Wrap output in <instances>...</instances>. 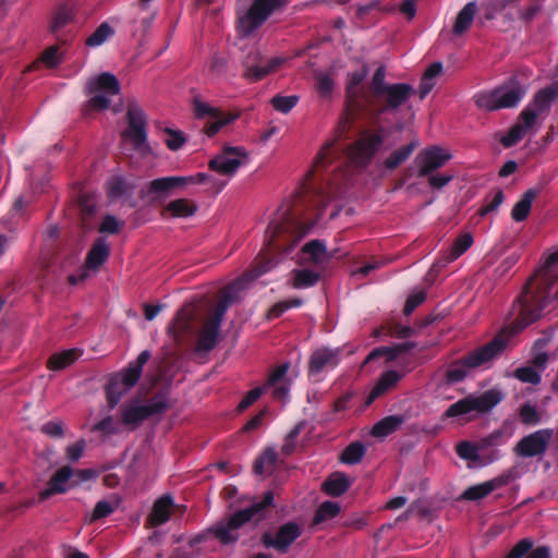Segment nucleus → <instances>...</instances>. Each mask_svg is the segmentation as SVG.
I'll return each instance as SVG.
<instances>
[{
    "label": "nucleus",
    "mask_w": 558,
    "mask_h": 558,
    "mask_svg": "<svg viewBox=\"0 0 558 558\" xmlns=\"http://www.w3.org/2000/svg\"><path fill=\"white\" fill-rule=\"evenodd\" d=\"M308 230L310 227L302 223L291 206L280 208L266 230L267 247L258 254L250 269L222 290L219 300L228 306L238 302L246 284L276 267L280 256L289 255Z\"/></svg>",
    "instance_id": "1"
},
{
    "label": "nucleus",
    "mask_w": 558,
    "mask_h": 558,
    "mask_svg": "<svg viewBox=\"0 0 558 558\" xmlns=\"http://www.w3.org/2000/svg\"><path fill=\"white\" fill-rule=\"evenodd\" d=\"M544 267L536 288H532L530 280L513 304V314L517 315L512 323L514 332L538 320L553 300L558 302V250L547 257Z\"/></svg>",
    "instance_id": "2"
},
{
    "label": "nucleus",
    "mask_w": 558,
    "mask_h": 558,
    "mask_svg": "<svg viewBox=\"0 0 558 558\" xmlns=\"http://www.w3.org/2000/svg\"><path fill=\"white\" fill-rule=\"evenodd\" d=\"M274 493L267 490L264 493L259 501H255L244 509H240L229 515L217 521L209 526L205 532H202L189 541L190 547H195L198 544L205 543L209 535H213L221 545H234L239 538V530L246 523L255 519V523H259L265 518V510L272 506Z\"/></svg>",
    "instance_id": "3"
},
{
    "label": "nucleus",
    "mask_w": 558,
    "mask_h": 558,
    "mask_svg": "<svg viewBox=\"0 0 558 558\" xmlns=\"http://www.w3.org/2000/svg\"><path fill=\"white\" fill-rule=\"evenodd\" d=\"M362 116H367V112L352 110L351 108H348V105L345 104V112L341 116L337 126L335 128L333 137L326 141L315 157L313 168L307 173V182H305L301 187L300 198H303L314 190L311 181L316 172L326 169L332 162L342 157L344 149H342L338 143L348 134L354 121Z\"/></svg>",
    "instance_id": "4"
},
{
    "label": "nucleus",
    "mask_w": 558,
    "mask_h": 558,
    "mask_svg": "<svg viewBox=\"0 0 558 558\" xmlns=\"http://www.w3.org/2000/svg\"><path fill=\"white\" fill-rule=\"evenodd\" d=\"M385 143L384 129H364L347 146L344 153L349 162L356 169L364 170L373 162Z\"/></svg>",
    "instance_id": "5"
},
{
    "label": "nucleus",
    "mask_w": 558,
    "mask_h": 558,
    "mask_svg": "<svg viewBox=\"0 0 558 558\" xmlns=\"http://www.w3.org/2000/svg\"><path fill=\"white\" fill-rule=\"evenodd\" d=\"M527 88L518 78L511 77L505 84L474 96L476 107L487 111L513 108L524 98Z\"/></svg>",
    "instance_id": "6"
},
{
    "label": "nucleus",
    "mask_w": 558,
    "mask_h": 558,
    "mask_svg": "<svg viewBox=\"0 0 558 558\" xmlns=\"http://www.w3.org/2000/svg\"><path fill=\"white\" fill-rule=\"evenodd\" d=\"M414 94V88L408 83L389 84L379 94L366 100L364 110L367 116L374 119L386 112H393L403 106Z\"/></svg>",
    "instance_id": "7"
},
{
    "label": "nucleus",
    "mask_w": 558,
    "mask_h": 558,
    "mask_svg": "<svg viewBox=\"0 0 558 558\" xmlns=\"http://www.w3.org/2000/svg\"><path fill=\"white\" fill-rule=\"evenodd\" d=\"M169 409V392L166 389H161L150 397L146 404H140L137 401L123 404L120 409L121 422L128 426H137L143 421L154 415H160Z\"/></svg>",
    "instance_id": "8"
},
{
    "label": "nucleus",
    "mask_w": 558,
    "mask_h": 558,
    "mask_svg": "<svg viewBox=\"0 0 558 558\" xmlns=\"http://www.w3.org/2000/svg\"><path fill=\"white\" fill-rule=\"evenodd\" d=\"M288 3V0H253L243 14H238L236 28L242 37H248L258 29L276 11Z\"/></svg>",
    "instance_id": "9"
},
{
    "label": "nucleus",
    "mask_w": 558,
    "mask_h": 558,
    "mask_svg": "<svg viewBox=\"0 0 558 558\" xmlns=\"http://www.w3.org/2000/svg\"><path fill=\"white\" fill-rule=\"evenodd\" d=\"M502 399V392L497 389L486 390L480 396L469 395L450 404L444 412L442 418L459 417L472 412L487 413L501 402Z\"/></svg>",
    "instance_id": "10"
},
{
    "label": "nucleus",
    "mask_w": 558,
    "mask_h": 558,
    "mask_svg": "<svg viewBox=\"0 0 558 558\" xmlns=\"http://www.w3.org/2000/svg\"><path fill=\"white\" fill-rule=\"evenodd\" d=\"M86 92L92 95L83 108L86 116L90 110H104L110 105L109 96L120 93V83L118 78L108 72L101 73L96 78L89 80L86 85Z\"/></svg>",
    "instance_id": "11"
},
{
    "label": "nucleus",
    "mask_w": 558,
    "mask_h": 558,
    "mask_svg": "<svg viewBox=\"0 0 558 558\" xmlns=\"http://www.w3.org/2000/svg\"><path fill=\"white\" fill-rule=\"evenodd\" d=\"M128 129L122 133L133 148L142 154L150 153L151 148L147 141L146 114L136 101H131L126 110Z\"/></svg>",
    "instance_id": "12"
},
{
    "label": "nucleus",
    "mask_w": 558,
    "mask_h": 558,
    "mask_svg": "<svg viewBox=\"0 0 558 558\" xmlns=\"http://www.w3.org/2000/svg\"><path fill=\"white\" fill-rule=\"evenodd\" d=\"M193 113L196 119H210V121H208L203 126V132L208 137H213L223 126L238 119V114H227L218 108L211 107L198 98H194L193 100Z\"/></svg>",
    "instance_id": "13"
},
{
    "label": "nucleus",
    "mask_w": 558,
    "mask_h": 558,
    "mask_svg": "<svg viewBox=\"0 0 558 558\" xmlns=\"http://www.w3.org/2000/svg\"><path fill=\"white\" fill-rule=\"evenodd\" d=\"M247 161L248 155L245 148L225 146L222 151L209 161L208 167L219 174L232 177Z\"/></svg>",
    "instance_id": "14"
},
{
    "label": "nucleus",
    "mask_w": 558,
    "mask_h": 558,
    "mask_svg": "<svg viewBox=\"0 0 558 558\" xmlns=\"http://www.w3.org/2000/svg\"><path fill=\"white\" fill-rule=\"evenodd\" d=\"M507 343V338L502 333H499L486 344L478 347L464 355V362L469 367H471V369L478 367L487 368L489 363L504 352Z\"/></svg>",
    "instance_id": "15"
},
{
    "label": "nucleus",
    "mask_w": 558,
    "mask_h": 558,
    "mask_svg": "<svg viewBox=\"0 0 558 558\" xmlns=\"http://www.w3.org/2000/svg\"><path fill=\"white\" fill-rule=\"evenodd\" d=\"M301 535V525L294 521H288L278 527L275 536L270 532H265L260 542L266 548H274L280 554H286Z\"/></svg>",
    "instance_id": "16"
},
{
    "label": "nucleus",
    "mask_w": 558,
    "mask_h": 558,
    "mask_svg": "<svg viewBox=\"0 0 558 558\" xmlns=\"http://www.w3.org/2000/svg\"><path fill=\"white\" fill-rule=\"evenodd\" d=\"M551 437L550 428L535 430L521 438L513 448V452L521 458L541 457L547 451Z\"/></svg>",
    "instance_id": "17"
},
{
    "label": "nucleus",
    "mask_w": 558,
    "mask_h": 558,
    "mask_svg": "<svg viewBox=\"0 0 558 558\" xmlns=\"http://www.w3.org/2000/svg\"><path fill=\"white\" fill-rule=\"evenodd\" d=\"M196 312L193 305H183L168 325V336L177 343L181 344L185 337L194 332V322Z\"/></svg>",
    "instance_id": "18"
},
{
    "label": "nucleus",
    "mask_w": 558,
    "mask_h": 558,
    "mask_svg": "<svg viewBox=\"0 0 558 558\" xmlns=\"http://www.w3.org/2000/svg\"><path fill=\"white\" fill-rule=\"evenodd\" d=\"M452 158L451 154L440 146H430L418 153L415 163L418 167L417 177L425 178L440 169Z\"/></svg>",
    "instance_id": "19"
},
{
    "label": "nucleus",
    "mask_w": 558,
    "mask_h": 558,
    "mask_svg": "<svg viewBox=\"0 0 558 558\" xmlns=\"http://www.w3.org/2000/svg\"><path fill=\"white\" fill-rule=\"evenodd\" d=\"M282 63L283 59L279 57H275L264 63L257 50L251 51L244 61L245 70L243 76L251 82H258L275 72Z\"/></svg>",
    "instance_id": "20"
},
{
    "label": "nucleus",
    "mask_w": 558,
    "mask_h": 558,
    "mask_svg": "<svg viewBox=\"0 0 558 558\" xmlns=\"http://www.w3.org/2000/svg\"><path fill=\"white\" fill-rule=\"evenodd\" d=\"M368 73L367 65L364 64L360 71L349 75V82L345 88V104L348 108L355 111H363L366 104V93L359 90L357 87L363 83Z\"/></svg>",
    "instance_id": "21"
},
{
    "label": "nucleus",
    "mask_w": 558,
    "mask_h": 558,
    "mask_svg": "<svg viewBox=\"0 0 558 558\" xmlns=\"http://www.w3.org/2000/svg\"><path fill=\"white\" fill-rule=\"evenodd\" d=\"M511 481V476L509 474H501L497 477H494L489 481H486L481 484H476L468 487L460 496V499L463 500H481L487 497L495 489L501 488L509 484Z\"/></svg>",
    "instance_id": "22"
},
{
    "label": "nucleus",
    "mask_w": 558,
    "mask_h": 558,
    "mask_svg": "<svg viewBox=\"0 0 558 558\" xmlns=\"http://www.w3.org/2000/svg\"><path fill=\"white\" fill-rule=\"evenodd\" d=\"M149 357L150 352L148 350L142 351L135 361H131L122 372L112 377L118 379L125 390L133 388L140 380L143 367Z\"/></svg>",
    "instance_id": "23"
},
{
    "label": "nucleus",
    "mask_w": 558,
    "mask_h": 558,
    "mask_svg": "<svg viewBox=\"0 0 558 558\" xmlns=\"http://www.w3.org/2000/svg\"><path fill=\"white\" fill-rule=\"evenodd\" d=\"M339 350L318 348L310 356L308 374L317 375L325 367H336L339 364Z\"/></svg>",
    "instance_id": "24"
},
{
    "label": "nucleus",
    "mask_w": 558,
    "mask_h": 558,
    "mask_svg": "<svg viewBox=\"0 0 558 558\" xmlns=\"http://www.w3.org/2000/svg\"><path fill=\"white\" fill-rule=\"evenodd\" d=\"M174 500L171 495L168 494L159 497L153 505L146 524L150 527H157L168 522L171 518Z\"/></svg>",
    "instance_id": "25"
},
{
    "label": "nucleus",
    "mask_w": 558,
    "mask_h": 558,
    "mask_svg": "<svg viewBox=\"0 0 558 558\" xmlns=\"http://www.w3.org/2000/svg\"><path fill=\"white\" fill-rule=\"evenodd\" d=\"M74 471L70 465L60 468L49 480L48 487L40 492L39 499L46 500L56 494H63L68 490L66 484L73 476Z\"/></svg>",
    "instance_id": "26"
},
{
    "label": "nucleus",
    "mask_w": 558,
    "mask_h": 558,
    "mask_svg": "<svg viewBox=\"0 0 558 558\" xmlns=\"http://www.w3.org/2000/svg\"><path fill=\"white\" fill-rule=\"evenodd\" d=\"M185 184L186 180L181 177H163L151 180L148 183L146 191L143 190L142 193L147 196H162Z\"/></svg>",
    "instance_id": "27"
},
{
    "label": "nucleus",
    "mask_w": 558,
    "mask_h": 558,
    "mask_svg": "<svg viewBox=\"0 0 558 558\" xmlns=\"http://www.w3.org/2000/svg\"><path fill=\"white\" fill-rule=\"evenodd\" d=\"M110 255V247L105 238H97L92 244L85 259L87 269L97 270L108 259Z\"/></svg>",
    "instance_id": "28"
},
{
    "label": "nucleus",
    "mask_w": 558,
    "mask_h": 558,
    "mask_svg": "<svg viewBox=\"0 0 558 558\" xmlns=\"http://www.w3.org/2000/svg\"><path fill=\"white\" fill-rule=\"evenodd\" d=\"M542 187H532L526 190L521 198L514 204L511 210V218L515 222H522L527 219L533 201L539 195Z\"/></svg>",
    "instance_id": "29"
},
{
    "label": "nucleus",
    "mask_w": 558,
    "mask_h": 558,
    "mask_svg": "<svg viewBox=\"0 0 558 558\" xmlns=\"http://www.w3.org/2000/svg\"><path fill=\"white\" fill-rule=\"evenodd\" d=\"M558 99V83H551L550 85L539 89L533 97L531 107L541 114L550 109L553 102Z\"/></svg>",
    "instance_id": "30"
},
{
    "label": "nucleus",
    "mask_w": 558,
    "mask_h": 558,
    "mask_svg": "<svg viewBox=\"0 0 558 558\" xmlns=\"http://www.w3.org/2000/svg\"><path fill=\"white\" fill-rule=\"evenodd\" d=\"M401 374L398 373L397 371H387L384 374H381L377 384L367 396L366 403L371 404L377 398L385 395L401 380Z\"/></svg>",
    "instance_id": "31"
},
{
    "label": "nucleus",
    "mask_w": 558,
    "mask_h": 558,
    "mask_svg": "<svg viewBox=\"0 0 558 558\" xmlns=\"http://www.w3.org/2000/svg\"><path fill=\"white\" fill-rule=\"evenodd\" d=\"M219 332L220 327L206 322L198 333L196 341V351L205 353L213 351L218 343Z\"/></svg>",
    "instance_id": "32"
},
{
    "label": "nucleus",
    "mask_w": 558,
    "mask_h": 558,
    "mask_svg": "<svg viewBox=\"0 0 558 558\" xmlns=\"http://www.w3.org/2000/svg\"><path fill=\"white\" fill-rule=\"evenodd\" d=\"M350 488V482L345 474L335 472L323 483L322 490L331 497H340Z\"/></svg>",
    "instance_id": "33"
},
{
    "label": "nucleus",
    "mask_w": 558,
    "mask_h": 558,
    "mask_svg": "<svg viewBox=\"0 0 558 558\" xmlns=\"http://www.w3.org/2000/svg\"><path fill=\"white\" fill-rule=\"evenodd\" d=\"M404 422V415L385 416L372 427L371 434L377 438L387 437L398 430Z\"/></svg>",
    "instance_id": "34"
},
{
    "label": "nucleus",
    "mask_w": 558,
    "mask_h": 558,
    "mask_svg": "<svg viewBox=\"0 0 558 558\" xmlns=\"http://www.w3.org/2000/svg\"><path fill=\"white\" fill-rule=\"evenodd\" d=\"M83 354V350L73 348L52 354L47 366L51 371H61L73 364Z\"/></svg>",
    "instance_id": "35"
},
{
    "label": "nucleus",
    "mask_w": 558,
    "mask_h": 558,
    "mask_svg": "<svg viewBox=\"0 0 558 558\" xmlns=\"http://www.w3.org/2000/svg\"><path fill=\"white\" fill-rule=\"evenodd\" d=\"M418 143L416 141H412L398 149H395L385 160L384 167L387 170H395L399 166H401L405 160L410 158Z\"/></svg>",
    "instance_id": "36"
},
{
    "label": "nucleus",
    "mask_w": 558,
    "mask_h": 558,
    "mask_svg": "<svg viewBox=\"0 0 558 558\" xmlns=\"http://www.w3.org/2000/svg\"><path fill=\"white\" fill-rule=\"evenodd\" d=\"M196 210L197 207L194 203L186 198H179L169 202L163 208L162 215L165 216L167 213H169L172 217L175 218H186L193 216Z\"/></svg>",
    "instance_id": "37"
},
{
    "label": "nucleus",
    "mask_w": 558,
    "mask_h": 558,
    "mask_svg": "<svg viewBox=\"0 0 558 558\" xmlns=\"http://www.w3.org/2000/svg\"><path fill=\"white\" fill-rule=\"evenodd\" d=\"M476 13V3L475 2H468L461 11L458 13V16L456 19L454 25H453V34L456 35H462L465 33L475 16Z\"/></svg>",
    "instance_id": "38"
},
{
    "label": "nucleus",
    "mask_w": 558,
    "mask_h": 558,
    "mask_svg": "<svg viewBox=\"0 0 558 558\" xmlns=\"http://www.w3.org/2000/svg\"><path fill=\"white\" fill-rule=\"evenodd\" d=\"M113 501L110 500H99L95 507L90 515L87 518L88 523H94L112 514L120 505V497L118 495H112Z\"/></svg>",
    "instance_id": "39"
},
{
    "label": "nucleus",
    "mask_w": 558,
    "mask_h": 558,
    "mask_svg": "<svg viewBox=\"0 0 558 558\" xmlns=\"http://www.w3.org/2000/svg\"><path fill=\"white\" fill-rule=\"evenodd\" d=\"M473 236L471 233H463L462 235L458 236L449 252L445 255V264L451 263L459 258L462 254H464L473 244Z\"/></svg>",
    "instance_id": "40"
},
{
    "label": "nucleus",
    "mask_w": 558,
    "mask_h": 558,
    "mask_svg": "<svg viewBox=\"0 0 558 558\" xmlns=\"http://www.w3.org/2000/svg\"><path fill=\"white\" fill-rule=\"evenodd\" d=\"M366 452V448L361 441H353L348 445L340 456V461L348 465H354L362 461Z\"/></svg>",
    "instance_id": "41"
},
{
    "label": "nucleus",
    "mask_w": 558,
    "mask_h": 558,
    "mask_svg": "<svg viewBox=\"0 0 558 558\" xmlns=\"http://www.w3.org/2000/svg\"><path fill=\"white\" fill-rule=\"evenodd\" d=\"M278 460V454L275 449L267 448L263 454L254 462V473L263 475L274 471Z\"/></svg>",
    "instance_id": "42"
},
{
    "label": "nucleus",
    "mask_w": 558,
    "mask_h": 558,
    "mask_svg": "<svg viewBox=\"0 0 558 558\" xmlns=\"http://www.w3.org/2000/svg\"><path fill=\"white\" fill-rule=\"evenodd\" d=\"M134 185L128 183L123 177H112L107 183V195L111 201L118 199L131 192Z\"/></svg>",
    "instance_id": "43"
},
{
    "label": "nucleus",
    "mask_w": 558,
    "mask_h": 558,
    "mask_svg": "<svg viewBox=\"0 0 558 558\" xmlns=\"http://www.w3.org/2000/svg\"><path fill=\"white\" fill-rule=\"evenodd\" d=\"M472 371L464 362V356L452 362L446 371V380L448 384H457L462 381Z\"/></svg>",
    "instance_id": "44"
},
{
    "label": "nucleus",
    "mask_w": 558,
    "mask_h": 558,
    "mask_svg": "<svg viewBox=\"0 0 558 558\" xmlns=\"http://www.w3.org/2000/svg\"><path fill=\"white\" fill-rule=\"evenodd\" d=\"M73 10L69 5H60L52 16V21L50 24L51 33L57 34L60 29L66 26L73 20Z\"/></svg>",
    "instance_id": "45"
},
{
    "label": "nucleus",
    "mask_w": 558,
    "mask_h": 558,
    "mask_svg": "<svg viewBox=\"0 0 558 558\" xmlns=\"http://www.w3.org/2000/svg\"><path fill=\"white\" fill-rule=\"evenodd\" d=\"M511 432L507 426H502L487 435L486 437L480 440V447L483 449H487L490 447H498L508 441L511 437Z\"/></svg>",
    "instance_id": "46"
},
{
    "label": "nucleus",
    "mask_w": 558,
    "mask_h": 558,
    "mask_svg": "<svg viewBox=\"0 0 558 558\" xmlns=\"http://www.w3.org/2000/svg\"><path fill=\"white\" fill-rule=\"evenodd\" d=\"M340 512V506L335 501L322 502L315 511L313 523L320 524L327 520L333 519Z\"/></svg>",
    "instance_id": "47"
},
{
    "label": "nucleus",
    "mask_w": 558,
    "mask_h": 558,
    "mask_svg": "<svg viewBox=\"0 0 558 558\" xmlns=\"http://www.w3.org/2000/svg\"><path fill=\"white\" fill-rule=\"evenodd\" d=\"M59 47L53 45L48 47L40 56L38 60H36L32 65H29L28 71H33L40 66L44 63L47 68H54L61 62V58L58 53Z\"/></svg>",
    "instance_id": "48"
},
{
    "label": "nucleus",
    "mask_w": 558,
    "mask_h": 558,
    "mask_svg": "<svg viewBox=\"0 0 558 558\" xmlns=\"http://www.w3.org/2000/svg\"><path fill=\"white\" fill-rule=\"evenodd\" d=\"M319 280V275L311 269L295 270L293 288L305 289L314 287Z\"/></svg>",
    "instance_id": "49"
},
{
    "label": "nucleus",
    "mask_w": 558,
    "mask_h": 558,
    "mask_svg": "<svg viewBox=\"0 0 558 558\" xmlns=\"http://www.w3.org/2000/svg\"><path fill=\"white\" fill-rule=\"evenodd\" d=\"M388 85L389 83L386 82V68L384 65H380L375 71L372 77L369 89L366 93V100L372 99V97L379 94V92L383 90Z\"/></svg>",
    "instance_id": "50"
},
{
    "label": "nucleus",
    "mask_w": 558,
    "mask_h": 558,
    "mask_svg": "<svg viewBox=\"0 0 558 558\" xmlns=\"http://www.w3.org/2000/svg\"><path fill=\"white\" fill-rule=\"evenodd\" d=\"M298 102L299 96L296 95H276L270 100V104L274 107V109L284 114L289 113L298 105Z\"/></svg>",
    "instance_id": "51"
},
{
    "label": "nucleus",
    "mask_w": 558,
    "mask_h": 558,
    "mask_svg": "<svg viewBox=\"0 0 558 558\" xmlns=\"http://www.w3.org/2000/svg\"><path fill=\"white\" fill-rule=\"evenodd\" d=\"M478 450H483L480 447V441L477 444H473L468 440H463L457 445L456 451L457 454L463 459L469 461H477L480 459Z\"/></svg>",
    "instance_id": "52"
},
{
    "label": "nucleus",
    "mask_w": 558,
    "mask_h": 558,
    "mask_svg": "<svg viewBox=\"0 0 558 558\" xmlns=\"http://www.w3.org/2000/svg\"><path fill=\"white\" fill-rule=\"evenodd\" d=\"M121 386L122 385L114 377H111L106 386L107 401L110 409H113L120 402L123 393L126 391L124 388L122 389Z\"/></svg>",
    "instance_id": "53"
},
{
    "label": "nucleus",
    "mask_w": 558,
    "mask_h": 558,
    "mask_svg": "<svg viewBox=\"0 0 558 558\" xmlns=\"http://www.w3.org/2000/svg\"><path fill=\"white\" fill-rule=\"evenodd\" d=\"M504 191L500 189L496 190L493 195H488L485 198V204L478 209L477 214L481 217H484L493 211H496L504 203Z\"/></svg>",
    "instance_id": "54"
},
{
    "label": "nucleus",
    "mask_w": 558,
    "mask_h": 558,
    "mask_svg": "<svg viewBox=\"0 0 558 558\" xmlns=\"http://www.w3.org/2000/svg\"><path fill=\"white\" fill-rule=\"evenodd\" d=\"M112 33L113 29L108 23H101L86 39L85 44L88 47H98L102 45Z\"/></svg>",
    "instance_id": "55"
},
{
    "label": "nucleus",
    "mask_w": 558,
    "mask_h": 558,
    "mask_svg": "<svg viewBox=\"0 0 558 558\" xmlns=\"http://www.w3.org/2000/svg\"><path fill=\"white\" fill-rule=\"evenodd\" d=\"M525 133V128L521 123H517L501 137L500 142L506 148L512 147L522 140Z\"/></svg>",
    "instance_id": "56"
},
{
    "label": "nucleus",
    "mask_w": 558,
    "mask_h": 558,
    "mask_svg": "<svg viewBox=\"0 0 558 558\" xmlns=\"http://www.w3.org/2000/svg\"><path fill=\"white\" fill-rule=\"evenodd\" d=\"M514 377L522 383L538 385L541 375L533 366H522L514 371Z\"/></svg>",
    "instance_id": "57"
},
{
    "label": "nucleus",
    "mask_w": 558,
    "mask_h": 558,
    "mask_svg": "<svg viewBox=\"0 0 558 558\" xmlns=\"http://www.w3.org/2000/svg\"><path fill=\"white\" fill-rule=\"evenodd\" d=\"M519 415L521 422L524 425L534 426L541 422V414L538 413L536 408L531 405L530 403H524L521 405Z\"/></svg>",
    "instance_id": "58"
},
{
    "label": "nucleus",
    "mask_w": 558,
    "mask_h": 558,
    "mask_svg": "<svg viewBox=\"0 0 558 558\" xmlns=\"http://www.w3.org/2000/svg\"><path fill=\"white\" fill-rule=\"evenodd\" d=\"M380 356H385L388 362L396 360L399 355L395 345L379 347L371 351L364 360V364H368Z\"/></svg>",
    "instance_id": "59"
},
{
    "label": "nucleus",
    "mask_w": 558,
    "mask_h": 558,
    "mask_svg": "<svg viewBox=\"0 0 558 558\" xmlns=\"http://www.w3.org/2000/svg\"><path fill=\"white\" fill-rule=\"evenodd\" d=\"M302 251L304 254L308 255L314 262H319L326 254V246L319 240H311L303 246Z\"/></svg>",
    "instance_id": "60"
},
{
    "label": "nucleus",
    "mask_w": 558,
    "mask_h": 558,
    "mask_svg": "<svg viewBox=\"0 0 558 558\" xmlns=\"http://www.w3.org/2000/svg\"><path fill=\"white\" fill-rule=\"evenodd\" d=\"M290 368V363H282L281 365L274 368L265 385L263 386L265 389H268L270 387H275L277 384H279L287 375L288 371Z\"/></svg>",
    "instance_id": "61"
},
{
    "label": "nucleus",
    "mask_w": 558,
    "mask_h": 558,
    "mask_svg": "<svg viewBox=\"0 0 558 558\" xmlns=\"http://www.w3.org/2000/svg\"><path fill=\"white\" fill-rule=\"evenodd\" d=\"M534 542L531 538H523L519 541L508 553L505 558H523L526 557L529 551L533 548Z\"/></svg>",
    "instance_id": "62"
},
{
    "label": "nucleus",
    "mask_w": 558,
    "mask_h": 558,
    "mask_svg": "<svg viewBox=\"0 0 558 558\" xmlns=\"http://www.w3.org/2000/svg\"><path fill=\"white\" fill-rule=\"evenodd\" d=\"M165 132L168 135L165 143L170 150H179L184 145L185 137L182 132L169 128Z\"/></svg>",
    "instance_id": "63"
},
{
    "label": "nucleus",
    "mask_w": 558,
    "mask_h": 558,
    "mask_svg": "<svg viewBox=\"0 0 558 558\" xmlns=\"http://www.w3.org/2000/svg\"><path fill=\"white\" fill-rule=\"evenodd\" d=\"M123 222H120L114 216L106 215L98 228L101 233L117 234L120 232Z\"/></svg>",
    "instance_id": "64"
}]
</instances>
